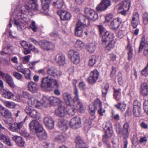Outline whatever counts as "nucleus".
I'll use <instances>...</instances> for the list:
<instances>
[{
  "label": "nucleus",
  "mask_w": 148,
  "mask_h": 148,
  "mask_svg": "<svg viewBox=\"0 0 148 148\" xmlns=\"http://www.w3.org/2000/svg\"><path fill=\"white\" fill-rule=\"evenodd\" d=\"M48 103V99L46 96H43L40 101H38L34 97L32 96L28 100V104L29 106L38 108L46 106Z\"/></svg>",
  "instance_id": "nucleus-1"
},
{
  "label": "nucleus",
  "mask_w": 148,
  "mask_h": 148,
  "mask_svg": "<svg viewBox=\"0 0 148 148\" xmlns=\"http://www.w3.org/2000/svg\"><path fill=\"white\" fill-rule=\"evenodd\" d=\"M41 87L45 88L54 87L58 88V85L57 81L54 79L48 77L42 78L41 81Z\"/></svg>",
  "instance_id": "nucleus-2"
},
{
  "label": "nucleus",
  "mask_w": 148,
  "mask_h": 148,
  "mask_svg": "<svg viewBox=\"0 0 148 148\" xmlns=\"http://www.w3.org/2000/svg\"><path fill=\"white\" fill-rule=\"evenodd\" d=\"M130 130V124L128 122H126L123 125L122 129L119 125L117 126L116 128V131L118 136L120 137H123L125 139L128 137Z\"/></svg>",
  "instance_id": "nucleus-3"
},
{
  "label": "nucleus",
  "mask_w": 148,
  "mask_h": 148,
  "mask_svg": "<svg viewBox=\"0 0 148 148\" xmlns=\"http://www.w3.org/2000/svg\"><path fill=\"white\" fill-rule=\"evenodd\" d=\"M47 74L55 78L60 77L62 75V72L55 66H51L47 70Z\"/></svg>",
  "instance_id": "nucleus-4"
},
{
  "label": "nucleus",
  "mask_w": 148,
  "mask_h": 148,
  "mask_svg": "<svg viewBox=\"0 0 148 148\" xmlns=\"http://www.w3.org/2000/svg\"><path fill=\"white\" fill-rule=\"evenodd\" d=\"M69 57L71 61L75 64H79L80 62L79 54L77 51L73 50L68 52Z\"/></svg>",
  "instance_id": "nucleus-5"
},
{
  "label": "nucleus",
  "mask_w": 148,
  "mask_h": 148,
  "mask_svg": "<svg viewBox=\"0 0 148 148\" xmlns=\"http://www.w3.org/2000/svg\"><path fill=\"white\" fill-rule=\"evenodd\" d=\"M106 128L108 130L105 132V134L103 136L102 139L103 141L105 143L106 142V140L110 138L113 134L112 125L111 123L110 122L106 123Z\"/></svg>",
  "instance_id": "nucleus-6"
},
{
  "label": "nucleus",
  "mask_w": 148,
  "mask_h": 148,
  "mask_svg": "<svg viewBox=\"0 0 148 148\" xmlns=\"http://www.w3.org/2000/svg\"><path fill=\"white\" fill-rule=\"evenodd\" d=\"M99 73L97 70H94L91 71L87 79L88 82L91 84H94L98 79Z\"/></svg>",
  "instance_id": "nucleus-7"
},
{
  "label": "nucleus",
  "mask_w": 148,
  "mask_h": 148,
  "mask_svg": "<svg viewBox=\"0 0 148 148\" xmlns=\"http://www.w3.org/2000/svg\"><path fill=\"white\" fill-rule=\"evenodd\" d=\"M82 121L80 118L78 117H73L70 120V125L74 129H77L81 126Z\"/></svg>",
  "instance_id": "nucleus-8"
},
{
  "label": "nucleus",
  "mask_w": 148,
  "mask_h": 148,
  "mask_svg": "<svg viewBox=\"0 0 148 148\" xmlns=\"http://www.w3.org/2000/svg\"><path fill=\"white\" fill-rule=\"evenodd\" d=\"M29 129L32 132H36L42 127V125L37 121L33 120L29 124Z\"/></svg>",
  "instance_id": "nucleus-9"
},
{
  "label": "nucleus",
  "mask_w": 148,
  "mask_h": 148,
  "mask_svg": "<svg viewBox=\"0 0 148 148\" xmlns=\"http://www.w3.org/2000/svg\"><path fill=\"white\" fill-rule=\"evenodd\" d=\"M74 105H68V110L67 111V113L71 116H73L77 110H79L80 111H82L84 110L83 106L82 108H79V105L76 103H74Z\"/></svg>",
  "instance_id": "nucleus-10"
},
{
  "label": "nucleus",
  "mask_w": 148,
  "mask_h": 148,
  "mask_svg": "<svg viewBox=\"0 0 148 148\" xmlns=\"http://www.w3.org/2000/svg\"><path fill=\"white\" fill-rule=\"evenodd\" d=\"M84 26L85 25L82 22L79 21L77 22L75 28V33L76 36H80L82 35Z\"/></svg>",
  "instance_id": "nucleus-11"
},
{
  "label": "nucleus",
  "mask_w": 148,
  "mask_h": 148,
  "mask_svg": "<svg viewBox=\"0 0 148 148\" xmlns=\"http://www.w3.org/2000/svg\"><path fill=\"white\" fill-rule=\"evenodd\" d=\"M141 104L137 100H135L134 103L133 112L134 115L136 117H138L141 113Z\"/></svg>",
  "instance_id": "nucleus-12"
},
{
  "label": "nucleus",
  "mask_w": 148,
  "mask_h": 148,
  "mask_svg": "<svg viewBox=\"0 0 148 148\" xmlns=\"http://www.w3.org/2000/svg\"><path fill=\"white\" fill-rule=\"evenodd\" d=\"M57 13L60 16L62 20H69L71 19L72 16L70 13L63 10L58 11Z\"/></svg>",
  "instance_id": "nucleus-13"
},
{
  "label": "nucleus",
  "mask_w": 148,
  "mask_h": 148,
  "mask_svg": "<svg viewBox=\"0 0 148 148\" xmlns=\"http://www.w3.org/2000/svg\"><path fill=\"white\" fill-rule=\"evenodd\" d=\"M85 12L86 15L93 20L95 21L98 18L97 14L92 9L87 8L85 9Z\"/></svg>",
  "instance_id": "nucleus-14"
},
{
  "label": "nucleus",
  "mask_w": 148,
  "mask_h": 148,
  "mask_svg": "<svg viewBox=\"0 0 148 148\" xmlns=\"http://www.w3.org/2000/svg\"><path fill=\"white\" fill-rule=\"evenodd\" d=\"M122 22L121 19L119 17H117L113 20L111 22L109 26L112 29L117 30Z\"/></svg>",
  "instance_id": "nucleus-15"
},
{
  "label": "nucleus",
  "mask_w": 148,
  "mask_h": 148,
  "mask_svg": "<svg viewBox=\"0 0 148 148\" xmlns=\"http://www.w3.org/2000/svg\"><path fill=\"white\" fill-rule=\"evenodd\" d=\"M73 92L75 95L73 99L74 103H76L79 105V108H82L83 107V103L79 97L78 91L76 86L74 89Z\"/></svg>",
  "instance_id": "nucleus-16"
},
{
  "label": "nucleus",
  "mask_w": 148,
  "mask_h": 148,
  "mask_svg": "<svg viewBox=\"0 0 148 148\" xmlns=\"http://www.w3.org/2000/svg\"><path fill=\"white\" fill-rule=\"evenodd\" d=\"M12 140L14 141L16 144L20 147L24 146L25 142L23 138L21 136L14 135L12 137Z\"/></svg>",
  "instance_id": "nucleus-17"
},
{
  "label": "nucleus",
  "mask_w": 148,
  "mask_h": 148,
  "mask_svg": "<svg viewBox=\"0 0 148 148\" xmlns=\"http://www.w3.org/2000/svg\"><path fill=\"white\" fill-rule=\"evenodd\" d=\"M55 60L56 62L60 65H63L66 63L64 56L62 53H58L55 57Z\"/></svg>",
  "instance_id": "nucleus-18"
},
{
  "label": "nucleus",
  "mask_w": 148,
  "mask_h": 148,
  "mask_svg": "<svg viewBox=\"0 0 148 148\" xmlns=\"http://www.w3.org/2000/svg\"><path fill=\"white\" fill-rule=\"evenodd\" d=\"M55 112L56 115L61 117L65 116L67 114L66 110L63 106H59L58 109L55 111Z\"/></svg>",
  "instance_id": "nucleus-19"
},
{
  "label": "nucleus",
  "mask_w": 148,
  "mask_h": 148,
  "mask_svg": "<svg viewBox=\"0 0 148 148\" xmlns=\"http://www.w3.org/2000/svg\"><path fill=\"white\" fill-rule=\"evenodd\" d=\"M139 22V15L137 12H134L133 14L131 21L132 25L134 28H136Z\"/></svg>",
  "instance_id": "nucleus-20"
},
{
  "label": "nucleus",
  "mask_w": 148,
  "mask_h": 148,
  "mask_svg": "<svg viewBox=\"0 0 148 148\" xmlns=\"http://www.w3.org/2000/svg\"><path fill=\"white\" fill-rule=\"evenodd\" d=\"M1 93L4 97L9 99H12L14 96V94L10 91L6 90L4 89H1Z\"/></svg>",
  "instance_id": "nucleus-21"
},
{
  "label": "nucleus",
  "mask_w": 148,
  "mask_h": 148,
  "mask_svg": "<svg viewBox=\"0 0 148 148\" xmlns=\"http://www.w3.org/2000/svg\"><path fill=\"white\" fill-rule=\"evenodd\" d=\"M44 122L46 127L49 129H51L54 127V121L51 118L45 117L44 119Z\"/></svg>",
  "instance_id": "nucleus-22"
},
{
  "label": "nucleus",
  "mask_w": 148,
  "mask_h": 148,
  "mask_svg": "<svg viewBox=\"0 0 148 148\" xmlns=\"http://www.w3.org/2000/svg\"><path fill=\"white\" fill-rule=\"evenodd\" d=\"M27 87L29 91L34 93L36 92L38 89L37 84L32 81L29 82Z\"/></svg>",
  "instance_id": "nucleus-23"
},
{
  "label": "nucleus",
  "mask_w": 148,
  "mask_h": 148,
  "mask_svg": "<svg viewBox=\"0 0 148 148\" xmlns=\"http://www.w3.org/2000/svg\"><path fill=\"white\" fill-rule=\"evenodd\" d=\"M36 133L38 137L40 140L45 139L47 137V134L42 127Z\"/></svg>",
  "instance_id": "nucleus-24"
},
{
  "label": "nucleus",
  "mask_w": 148,
  "mask_h": 148,
  "mask_svg": "<svg viewBox=\"0 0 148 148\" xmlns=\"http://www.w3.org/2000/svg\"><path fill=\"white\" fill-rule=\"evenodd\" d=\"M47 98L48 99V103L46 106H45V107L47 106V105L49 103V101L50 104L51 105H56L57 104H59L62 102L60 99L56 97L51 96L49 97V98L47 97Z\"/></svg>",
  "instance_id": "nucleus-25"
},
{
  "label": "nucleus",
  "mask_w": 148,
  "mask_h": 148,
  "mask_svg": "<svg viewBox=\"0 0 148 148\" xmlns=\"http://www.w3.org/2000/svg\"><path fill=\"white\" fill-rule=\"evenodd\" d=\"M112 36H113L112 35H110L109 32L108 31L105 32L103 35H101V36L103 42L102 44L104 45L107 42L108 39H111Z\"/></svg>",
  "instance_id": "nucleus-26"
},
{
  "label": "nucleus",
  "mask_w": 148,
  "mask_h": 148,
  "mask_svg": "<svg viewBox=\"0 0 148 148\" xmlns=\"http://www.w3.org/2000/svg\"><path fill=\"white\" fill-rule=\"evenodd\" d=\"M66 135L64 133H62L56 136L54 138L55 141L60 143L64 142L67 138Z\"/></svg>",
  "instance_id": "nucleus-27"
},
{
  "label": "nucleus",
  "mask_w": 148,
  "mask_h": 148,
  "mask_svg": "<svg viewBox=\"0 0 148 148\" xmlns=\"http://www.w3.org/2000/svg\"><path fill=\"white\" fill-rule=\"evenodd\" d=\"M64 100L67 105L71 104V101L72 100L71 95L68 92H65L63 94Z\"/></svg>",
  "instance_id": "nucleus-28"
},
{
  "label": "nucleus",
  "mask_w": 148,
  "mask_h": 148,
  "mask_svg": "<svg viewBox=\"0 0 148 148\" xmlns=\"http://www.w3.org/2000/svg\"><path fill=\"white\" fill-rule=\"evenodd\" d=\"M141 91L143 95H148V82L147 83H143L141 85Z\"/></svg>",
  "instance_id": "nucleus-29"
},
{
  "label": "nucleus",
  "mask_w": 148,
  "mask_h": 148,
  "mask_svg": "<svg viewBox=\"0 0 148 148\" xmlns=\"http://www.w3.org/2000/svg\"><path fill=\"white\" fill-rule=\"evenodd\" d=\"M121 5L122 6H119V10H121L123 9L124 10L127 11L130 8V3L128 0H125L122 2Z\"/></svg>",
  "instance_id": "nucleus-30"
},
{
  "label": "nucleus",
  "mask_w": 148,
  "mask_h": 148,
  "mask_svg": "<svg viewBox=\"0 0 148 148\" xmlns=\"http://www.w3.org/2000/svg\"><path fill=\"white\" fill-rule=\"evenodd\" d=\"M143 48H144V54L145 56H147L148 58V42L145 44L144 46H143L142 43H141L139 47V53H141V52L142 49Z\"/></svg>",
  "instance_id": "nucleus-31"
},
{
  "label": "nucleus",
  "mask_w": 148,
  "mask_h": 148,
  "mask_svg": "<svg viewBox=\"0 0 148 148\" xmlns=\"http://www.w3.org/2000/svg\"><path fill=\"white\" fill-rule=\"evenodd\" d=\"M77 148H82L85 147V144L83 142L81 137L77 136L75 140Z\"/></svg>",
  "instance_id": "nucleus-32"
},
{
  "label": "nucleus",
  "mask_w": 148,
  "mask_h": 148,
  "mask_svg": "<svg viewBox=\"0 0 148 148\" xmlns=\"http://www.w3.org/2000/svg\"><path fill=\"white\" fill-rule=\"evenodd\" d=\"M58 124L60 129L62 130L65 131L68 128L66 121L63 120H60L58 121Z\"/></svg>",
  "instance_id": "nucleus-33"
},
{
  "label": "nucleus",
  "mask_w": 148,
  "mask_h": 148,
  "mask_svg": "<svg viewBox=\"0 0 148 148\" xmlns=\"http://www.w3.org/2000/svg\"><path fill=\"white\" fill-rule=\"evenodd\" d=\"M64 4L63 0H56L53 3V6L56 8L61 9Z\"/></svg>",
  "instance_id": "nucleus-34"
},
{
  "label": "nucleus",
  "mask_w": 148,
  "mask_h": 148,
  "mask_svg": "<svg viewBox=\"0 0 148 148\" xmlns=\"http://www.w3.org/2000/svg\"><path fill=\"white\" fill-rule=\"evenodd\" d=\"M95 103L97 105V108L99 109L98 110V112L101 116L103 115V113L105 112V110H103L102 108V103L98 99H96L95 101Z\"/></svg>",
  "instance_id": "nucleus-35"
},
{
  "label": "nucleus",
  "mask_w": 148,
  "mask_h": 148,
  "mask_svg": "<svg viewBox=\"0 0 148 148\" xmlns=\"http://www.w3.org/2000/svg\"><path fill=\"white\" fill-rule=\"evenodd\" d=\"M41 5L43 10H48L49 8L50 0H41Z\"/></svg>",
  "instance_id": "nucleus-36"
},
{
  "label": "nucleus",
  "mask_w": 148,
  "mask_h": 148,
  "mask_svg": "<svg viewBox=\"0 0 148 148\" xmlns=\"http://www.w3.org/2000/svg\"><path fill=\"white\" fill-rule=\"evenodd\" d=\"M88 50L90 53H93L95 51L96 47V43L95 42H90L87 46Z\"/></svg>",
  "instance_id": "nucleus-37"
},
{
  "label": "nucleus",
  "mask_w": 148,
  "mask_h": 148,
  "mask_svg": "<svg viewBox=\"0 0 148 148\" xmlns=\"http://www.w3.org/2000/svg\"><path fill=\"white\" fill-rule=\"evenodd\" d=\"M74 47L78 50H81L84 48V43L81 40H77L75 44Z\"/></svg>",
  "instance_id": "nucleus-38"
},
{
  "label": "nucleus",
  "mask_w": 148,
  "mask_h": 148,
  "mask_svg": "<svg viewBox=\"0 0 148 148\" xmlns=\"http://www.w3.org/2000/svg\"><path fill=\"white\" fill-rule=\"evenodd\" d=\"M113 36H112V38H111L110 40H109V42L105 46L106 50L110 51L114 48L115 43V41L113 39Z\"/></svg>",
  "instance_id": "nucleus-39"
},
{
  "label": "nucleus",
  "mask_w": 148,
  "mask_h": 148,
  "mask_svg": "<svg viewBox=\"0 0 148 148\" xmlns=\"http://www.w3.org/2000/svg\"><path fill=\"white\" fill-rule=\"evenodd\" d=\"M3 103L6 107L14 109L16 106V104L12 101H5Z\"/></svg>",
  "instance_id": "nucleus-40"
},
{
  "label": "nucleus",
  "mask_w": 148,
  "mask_h": 148,
  "mask_svg": "<svg viewBox=\"0 0 148 148\" xmlns=\"http://www.w3.org/2000/svg\"><path fill=\"white\" fill-rule=\"evenodd\" d=\"M127 49L128 51V59L129 60L132 59L133 56V49L131 44L128 43L127 47Z\"/></svg>",
  "instance_id": "nucleus-41"
},
{
  "label": "nucleus",
  "mask_w": 148,
  "mask_h": 148,
  "mask_svg": "<svg viewBox=\"0 0 148 148\" xmlns=\"http://www.w3.org/2000/svg\"><path fill=\"white\" fill-rule=\"evenodd\" d=\"M114 96L116 100L118 101L119 100L121 95V89L120 88L116 89L114 88Z\"/></svg>",
  "instance_id": "nucleus-42"
},
{
  "label": "nucleus",
  "mask_w": 148,
  "mask_h": 148,
  "mask_svg": "<svg viewBox=\"0 0 148 148\" xmlns=\"http://www.w3.org/2000/svg\"><path fill=\"white\" fill-rule=\"evenodd\" d=\"M0 75L3 78L5 79L6 82L13 79L12 77L9 75L7 73H4L1 71H0Z\"/></svg>",
  "instance_id": "nucleus-43"
},
{
  "label": "nucleus",
  "mask_w": 148,
  "mask_h": 148,
  "mask_svg": "<svg viewBox=\"0 0 148 148\" xmlns=\"http://www.w3.org/2000/svg\"><path fill=\"white\" fill-rule=\"evenodd\" d=\"M90 113L92 115L95 114L96 110L97 108V105L95 104V101L94 104L93 105H90L89 106Z\"/></svg>",
  "instance_id": "nucleus-44"
},
{
  "label": "nucleus",
  "mask_w": 148,
  "mask_h": 148,
  "mask_svg": "<svg viewBox=\"0 0 148 148\" xmlns=\"http://www.w3.org/2000/svg\"><path fill=\"white\" fill-rule=\"evenodd\" d=\"M24 75L25 78L28 79H31V71L27 68L25 69L24 70L22 73Z\"/></svg>",
  "instance_id": "nucleus-45"
},
{
  "label": "nucleus",
  "mask_w": 148,
  "mask_h": 148,
  "mask_svg": "<svg viewBox=\"0 0 148 148\" xmlns=\"http://www.w3.org/2000/svg\"><path fill=\"white\" fill-rule=\"evenodd\" d=\"M30 116L33 118H36L38 119L40 117V114L37 111L33 109L31 114Z\"/></svg>",
  "instance_id": "nucleus-46"
},
{
  "label": "nucleus",
  "mask_w": 148,
  "mask_h": 148,
  "mask_svg": "<svg viewBox=\"0 0 148 148\" xmlns=\"http://www.w3.org/2000/svg\"><path fill=\"white\" fill-rule=\"evenodd\" d=\"M96 57L93 56L90 57L88 62V65L90 66H92L96 63Z\"/></svg>",
  "instance_id": "nucleus-47"
},
{
  "label": "nucleus",
  "mask_w": 148,
  "mask_h": 148,
  "mask_svg": "<svg viewBox=\"0 0 148 148\" xmlns=\"http://www.w3.org/2000/svg\"><path fill=\"white\" fill-rule=\"evenodd\" d=\"M2 115L6 118H11L12 117V113L8 110L6 109Z\"/></svg>",
  "instance_id": "nucleus-48"
},
{
  "label": "nucleus",
  "mask_w": 148,
  "mask_h": 148,
  "mask_svg": "<svg viewBox=\"0 0 148 148\" xmlns=\"http://www.w3.org/2000/svg\"><path fill=\"white\" fill-rule=\"evenodd\" d=\"M107 9V8L105 6L104 4L102 3V1L96 7V10L98 12L103 11L106 10Z\"/></svg>",
  "instance_id": "nucleus-49"
},
{
  "label": "nucleus",
  "mask_w": 148,
  "mask_h": 148,
  "mask_svg": "<svg viewBox=\"0 0 148 148\" xmlns=\"http://www.w3.org/2000/svg\"><path fill=\"white\" fill-rule=\"evenodd\" d=\"M115 106L118 109L122 111H124L126 108V105L124 103H119L118 104L115 105Z\"/></svg>",
  "instance_id": "nucleus-50"
},
{
  "label": "nucleus",
  "mask_w": 148,
  "mask_h": 148,
  "mask_svg": "<svg viewBox=\"0 0 148 148\" xmlns=\"http://www.w3.org/2000/svg\"><path fill=\"white\" fill-rule=\"evenodd\" d=\"M46 45H47V46L44 47L45 48V50L47 51L52 50L55 47L53 43L47 41V42H46Z\"/></svg>",
  "instance_id": "nucleus-51"
},
{
  "label": "nucleus",
  "mask_w": 148,
  "mask_h": 148,
  "mask_svg": "<svg viewBox=\"0 0 148 148\" xmlns=\"http://www.w3.org/2000/svg\"><path fill=\"white\" fill-rule=\"evenodd\" d=\"M8 129L10 131L13 132H17L18 130L17 126V123H14L12 124L11 126L8 127Z\"/></svg>",
  "instance_id": "nucleus-52"
},
{
  "label": "nucleus",
  "mask_w": 148,
  "mask_h": 148,
  "mask_svg": "<svg viewBox=\"0 0 148 148\" xmlns=\"http://www.w3.org/2000/svg\"><path fill=\"white\" fill-rule=\"evenodd\" d=\"M143 23L144 25L148 24V14L144 13L142 16Z\"/></svg>",
  "instance_id": "nucleus-53"
},
{
  "label": "nucleus",
  "mask_w": 148,
  "mask_h": 148,
  "mask_svg": "<svg viewBox=\"0 0 148 148\" xmlns=\"http://www.w3.org/2000/svg\"><path fill=\"white\" fill-rule=\"evenodd\" d=\"M40 62V60H38L35 61H33L29 62L28 65L29 68L32 70H34L35 69V66L36 64Z\"/></svg>",
  "instance_id": "nucleus-54"
},
{
  "label": "nucleus",
  "mask_w": 148,
  "mask_h": 148,
  "mask_svg": "<svg viewBox=\"0 0 148 148\" xmlns=\"http://www.w3.org/2000/svg\"><path fill=\"white\" fill-rule=\"evenodd\" d=\"M13 75L17 79L21 81H22L23 77L22 75L20 73L14 72L13 73Z\"/></svg>",
  "instance_id": "nucleus-55"
},
{
  "label": "nucleus",
  "mask_w": 148,
  "mask_h": 148,
  "mask_svg": "<svg viewBox=\"0 0 148 148\" xmlns=\"http://www.w3.org/2000/svg\"><path fill=\"white\" fill-rule=\"evenodd\" d=\"M109 87V85L108 84H107L105 85L104 88H103L102 93L103 96L105 97L106 96Z\"/></svg>",
  "instance_id": "nucleus-56"
},
{
  "label": "nucleus",
  "mask_w": 148,
  "mask_h": 148,
  "mask_svg": "<svg viewBox=\"0 0 148 148\" xmlns=\"http://www.w3.org/2000/svg\"><path fill=\"white\" fill-rule=\"evenodd\" d=\"M98 27L99 32V33L101 36V35H103L104 33L107 31L102 25H99Z\"/></svg>",
  "instance_id": "nucleus-57"
},
{
  "label": "nucleus",
  "mask_w": 148,
  "mask_h": 148,
  "mask_svg": "<svg viewBox=\"0 0 148 148\" xmlns=\"http://www.w3.org/2000/svg\"><path fill=\"white\" fill-rule=\"evenodd\" d=\"M30 27L34 32H36L37 31V27L35 25L34 21H32L30 25Z\"/></svg>",
  "instance_id": "nucleus-58"
},
{
  "label": "nucleus",
  "mask_w": 148,
  "mask_h": 148,
  "mask_svg": "<svg viewBox=\"0 0 148 148\" xmlns=\"http://www.w3.org/2000/svg\"><path fill=\"white\" fill-rule=\"evenodd\" d=\"M37 0H30V3H32V5L33 6L34 8L33 9L35 10H37L38 8V5L37 3Z\"/></svg>",
  "instance_id": "nucleus-59"
},
{
  "label": "nucleus",
  "mask_w": 148,
  "mask_h": 148,
  "mask_svg": "<svg viewBox=\"0 0 148 148\" xmlns=\"http://www.w3.org/2000/svg\"><path fill=\"white\" fill-rule=\"evenodd\" d=\"M113 17V15L110 14H108L105 16V22L108 23L110 21Z\"/></svg>",
  "instance_id": "nucleus-60"
},
{
  "label": "nucleus",
  "mask_w": 148,
  "mask_h": 148,
  "mask_svg": "<svg viewBox=\"0 0 148 148\" xmlns=\"http://www.w3.org/2000/svg\"><path fill=\"white\" fill-rule=\"evenodd\" d=\"M30 57V56L29 55L23 57L22 58V59L23 62L25 64L29 63Z\"/></svg>",
  "instance_id": "nucleus-61"
},
{
  "label": "nucleus",
  "mask_w": 148,
  "mask_h": 148,
  "mask_svg": "<svg viewBox=\"0 0 148 148\" xmlns=\"http://www.w3.org/2000/svg\"><path fill=\"white\" fill-rule=\"evenodd\" d=\"M29 40L32 42H33L34 44L36 45H39L40 46V43H41L42 41H39L36 40L32 38H29Z\"/></svg>",
  "instance_id": "nucleus-62"
},
{
  "label": "nucleus",
  "mask_w": 148,
  "mask_h": 148,
  "mask_svg": "<svg viewBox=\"0 0 148 148\" xmlns=\"http://www.w3.org/2000/svg\"><path fill=\"white\" fill-rule=\"evenodd\" d=\"M125 34V31L124 30L122 29H119V31L117 35L120 38H122L124 36Z\"/></svg>",
  "instance_id": "nucleus-63"
},
{
  "label": "nucleus",
  "mask_w": 148,
  "mask_h": 148,
  "mask_svg": "<svg viewBox=\"0 0 148 148\" xmlns=\"http://www.w3.org/2000/svg\"><path fill=\"white\" fill-rule=\"evenodd\" d=\"M141 74L143 75L146 76L148 75V67L146 66L141 72Z\"/></svg>",
  "instance_id": "nucleus-64"
}]
</instances>
